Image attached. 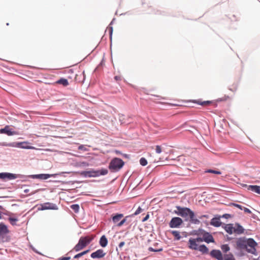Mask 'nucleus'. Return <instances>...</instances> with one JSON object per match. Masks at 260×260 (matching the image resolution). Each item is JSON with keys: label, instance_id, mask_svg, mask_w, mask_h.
<instances>
[{"label": "nucleus", "instance_id": "obj_1", "mask_svg": "<svg viewBox=\"0 0 260 260\" xmlns=\"http://www.w3.org/2000/svg\"><path fill=\"white\" fill-rule=\"evenodd\" d=\"M176 210L174 212L183 218H184L186 220L189 218L190 222L195 224H199L200 223V221L195 217L194 212L189 208L186 207H181L180 206H176Z\"/></svg>", "mask_w": 260, "mask_h": 260}, {"label": "nucleus", "instance_id": "obj_2", "mask_svg": "<svg viewBox=\"0 0 260 260\" xmlns=\"http://www.w3.org/2000/svg\"><path fill=\"white\" fill-rule=\"evenodd\" d=\"M203 241L202 238H190L188 241V247L192 250H197L203 254L208 253V248L205 245H199Z\"/></svg>", "mask_w": 260, "mask_h": 260}, {"label": "nucleus", "instance_id": "obj_3", "mask_svg": "<svg viewBox=\"0 0 260 260\" xmlns=\"http://www.w3.org/2000/svg\"><path fill=\"white\" fill-rule=\"evenodd\" d=\"M95 235L82 236L79 240L78 243L73 248L76 252L79 251L86 247L93 240Z\"/></svg>", "mask_w": 260, "mask_h": 260}, {"label": "nucleus", "instance_id": "obj_4", "mask_svg": "<svg viewBox=\"0 0 260 260\" xmlns=\"http://www.w3.org/2000/svg\"><path fill=\"white\" fill-rule=\"evenodd\" d=\"M108 171L106 169H102L99 170H91L89 171H82L80 175L85 177H96L101 175H105L107 174Z\"/></svg>", "mask_w": 260, "mask_h": 260}, {"label": "nucleus", "instance_id": "obj_5", "mask_svg": "<svg viewBox=\"0 0 260 260\" xmlns=\"http://www.w3.org/2000/svg\"><path fill=\"white\" fill-rule=\"evenodd\" d=\"M29 143L28 141H24L22 142H12L7 143L3 142L1 144V146L10 147H19L23 149H34L35 147L33 146H29L28 144Z\"/></svg>", "mask_w": 260, "mask_h": 260}, {"label": "nucleus", "instance_id": "obj_6", "mask_svg": "<svg viewBox=\"0 0 260 260\" xmlns=\"http://www.w3.org/2000/svg\"><path fill=\"white\" fill-rule=\"evenodd\" d=\"M124 165L123 160L118 158H115L112 160L110 163L109 168L110 170L118 171Z\"/></svg>", "mask_w": 260, "mask_h": 260}, {"label": "nucleus", "instance_id": "obj_7", "mask_svg": "<svg viewBox=\"0 0 260 260\" xmlns=\"http://www.w3.org/2000/svg\"><path fill=\"white\" fill-rule=\"evenodd\" d=\"M246 245V247H245L244 250H246V251L248 253L253 254H255L257 243L253 239H248Z\"/></svg>", "mask_w": 260, "mask_h": 260}, {"label": "nucleus", "instance_id": "obj_8", "mask_svg": "<svg viewBox=\"0 0 260 260\" xmlns=\"http://www.w3.org/2000/svg\"><path fill=\"white\" fill-rule=\"evenodd\" d=\"M123 214H119L117 213L115 214H112L111 215V218L114 224H116L118 226H122L126 221V218L121 219L123 217Z\"/></svg>", "mask_w": 260, "mask_h": 260}, {"label": "nucleus", "instance_id": "obj_9", "mask_svg": "<svg viewBox=\"0 0 260 260\" xmlns=\"http://www.w3.org/2000/svg\"><path fill=\"white\" fill-rule=\"evenodd\" d=\"M183 223L182 219L178 217H173L169 223V226L171 228H176L179 227Z\"/></svg>", "mask_w": 260, "mask_h": 260}, {"label": "nucleus", "instance_id": "obj_10", "mask_svg": "<svg viewBox=\"0 0 260 260\" xmlns=\"http://www.w3.org/2000/svg\"><path fill=\"white\" fill-rule=\"evenodd\" d=\"M57 210V206L51 203H45L43 204L40 205V207L38 208L39 210Z\"/></svg>", "mask_w": 260, "mask_h": 260}, {"label": "nucleus", "instance_id": "obj_11", "mask_svg": "<svg viewBox=\"0 0 260 260\" xmlns=\"http://www.w3.org/2000/svg\"><path fill=\"white\" fill-rule=\"evenodd\" d=\"M248 239L245 237L238 238L236 240V246L237 248L241 250L245 249L246 247V243Z\"/></svg>", "mask_w": 260, "mask_h": 260}, {"label": "nucleus", "instance_id": "obj_12", "mask_svg": "<svg viewBox=\"0 0 260 260\" xmlns=\"http://www.w3.org/2000/svg\"><path fill=\"white\" fill-rule=\"evenodd\" d=\"M0 134H5L8 136H13L18 135L16 131H12L9 125H6L4 128L0 129Z\"/></svg>", "mask_w": 260, "mask_h": 260}, {"label": "nucleus", "instance_id": "obj_13", "mask_svg": "<svg viewBox=\"0 0 260 260\" xmlns=\"http://www.w3.org/2000/svg\"><path fill=\"white\" fill-rule=\"evenodd\" d=\"M106 254V253L104 252V250L100 249L92 252L90 256L92 258H101L104 257Z\"/></svg>", "mask_w": 260, "mask_h": 260}, {"label": "nucleus", "instance_id": "obj_14", "mask_svg": "<svg viewBox=\"0 0 260 260\" xmlns=\"http://www.w3.org/2000/svg\"><path fill=\"white\" fill-rule=\"evenodd\" d=\"M211 257L216 258L217 260H224L223 255L219 250H212L210 253Z\"/></svg>", "mask_w": 260, "mask_h": 260}, {"label": "nucleus", "instance_id": "obj_15", "mask_svg": "<svg viewBox=\"0 0 260 260\" xmlns=\"http://www.w3.org/2000/svg\"><path fill=\"white\" fill-rule=\"evenodd\" d=\"M18 175L15 174H12L10 173H0V178L2 179L13 180L16 179Z\"/></svg>", "mask_w": 260, "mask_h": 260}, {"label": "nucleus", "instance_id": "obj_16", "mask_svg": "<svg viewBox=\"0 0 260 260\" xmlns=\"http://www.w3.org/2000/svg\"><path fill=\"white\" fill-rule=\"evenodd\" d=\"M85 75L84 71H79L75 74V80L78 83H83L85 80Z\"/></svg>", "mask_w": 260, "mask_h": 260}, {"label": "nucleus", "instance_id": "obj_17", "mask_svg": "<svg viewBox=\"0 0 260 260\" xmlns=\"http://www.w3.org/2000/svg\"><path fill=\"white\" fill-rule=\"evenodd\" d=\"M244 232V228L239 223H235L234 224V234L240 235L243 234Z\"/></svg>", "mask_w": 260, "mask_h": 260}, {"label": "nucleus", "instance_id": "obj_18", "mask_svg": "<svg viewBox=\"0 0 260 260\" xmlns=\"http://www.w3.org/2000/svg\"><path fill=\"white\" fill-rule=\"evenodd\" d=\"M9 233V230L8 229L7 226L3 223H0V236L2 237L4 235L7 234Z\"/></svg>", "mask_w": 260, "mask_h": 260}, {"label": "nucleus", "instance_id": "obj_19", "mask_svg": "<svg viewBox=\"0 0 260 260\" xmlns=\"http://www.w3.org/2000/svg\"><path fill=\"white\" fill-rule=\"evenodd\" d=\"M191 102L193 103L197 104L198 105L203 106H207L210 105L212 102L210 101H202L201 100H192Z\"/></svg>", "mask_w": 260, "mask_h": 260}, {"label": "nucleus", "instance_id": "obj_20", "mask_svg": "<svg viewBox=\"0 0 260 260\" xmlns=\"http://www.w3.org/2000/svg\"><path fill=\"white\" fill-rule=\"evenodd\" d=\"M247 186V189L260 194V186L258 185H245Z\"/></svg>", "mask_w": 260, "mask_h": 260}, {"label": "nucleus", "instance_id": "obj_21", "mask_svg": "<svg viewBox=\"0 0 260 260\" xmlns=\"http://www.w3.org/2000/svg\"><path fill=\"white\" fill-rule=\"evenodd\" d=\"M202 239L203 240V241H205L208 243L214 242V239L212 236L208 233H206L204 234Z\"/></svg>", "mask_w": 260, "mask_h": 260}, {"label": "nucleus", "instance_id": "obj_22", "mask_svg": "<svg viewBox=\"0 0 260 260\" xmlns=\"http://www.w3.org/2000/svg\"><path fill=\"white\" fill-rule=\"evenodd\" d=\"M224 229L230 235L234 234V224L232 223L227 224L224 226Z\"/></svg>", "mask_w": 260, "mask_h": 260}, {"label": "nucleus", "instance_id": "obj_23", "mask_svg": "<svg viewBox=\"0 0 260 260\" xmlns=\"http://www.w3.org/2000/svg\"><path fill=\"white\" fill-rule=\"evenodd\" d=\"M210 224L214 226L219 227L221 225V222L219 218L214 217L211 219Z\"/></svg>", "mask_w": 260, "mask_h": 260}, {"label": "nucleus", "instance_id": "obj_24", "mask_svg": "<svg viewBox=\"0 0 260 260\" xmlns=\"http://www.w3.org/2000/svg\"><path fill=\"white\" fill-rule=\"evenodd\" d=\"M108 244V240L105 235L102 236L100 240V244L102 247H105Z\"/></svg>", "mask_w": 260, "mask_h": 260}, {"label": "nucleus", "instance_id": "obj_25", "mask_svg": "<svg viewBox=\"0 0 260 260\" xmlns=\"http://www.w3.org/2000/svg\"><path fill=\"white\" fill-rule=\"evenodd\" d=\"M51 176H52V175L41 174L36 175L35 176V177L36 178L39 179L45 180V179H48Z\"/></svg>", "mask_w": 260, "mask_h": 260}, {"label": "nucleus", "instance_id": "obj_26", "mask_svg": "<svg viewBox=\"0 0 260 260\" xmlns=\"http://www.w3.org/2000/svg\"><path fill=\"white\" fill-rule=\"evenodd\" d=\"M56 83L61 84L64 86H67L69 85V82L67 79L64 78H61L56 81Z\"/></svg>", "mask_w": 260, "mask_h": 260}, {"label": "nucleus", "instance_id": "obj_27", "mask_svg": "<svg viewBox=\"0 0 260 260\" xmlns=\"http://www.w3.org/2000/svg\"><path fill=\"white\" fill-rule=\"evenodd\" d=\"M223 259L224 260H235L233 254L231 253H229L228 254H224Z\"/></svg>", "mask_w": 260, "mask_h": 260}, {"label": "nucleus", "instance_id": "obj_28", "mask_svg": "<svg viewBox=\"0 0 260 260\" xmlns=\"http://www.w3.org/2000/svg\"><path fill=\"white\" fill-rule=\"evenodd\" d=\"M155 151L157 153H160L161 152H163L166 153H168V152L165 151V150L164 148L162 146L160 145H156L155 146Z\"/></svg>", "mask_w": 260, "mask_h": 260}, {"label": "nucleus", "instance_id": "obj_29", "mask_svg": "<svg viewBox=\"0 0 260 260\" xmlns=\"http://www.w3.org/2000/svg\"><path fill=\"white\" fill-rule=\"evenodd\" d=\"M171 233L174 236L176 240H179L181 239V237L180 235L179 232L177 231H172Z\"/></svg>", "mask_w": 260, "mask_h": 260}, {"label": "nucleus", "instance_id": "obj_30", "mask_svg": "<svg viewBox=\"0 0 260 260\" xmlns=\"http://www.w3.org/2000/svg\"><path fill=\"white\" fill-rule=\"evenodd\" d=\"M221 249L223 252L225 254L230 250V248L228 244H224L221 245Z\"/></svg>", "mask_w": 260, "mask_h": 260}, {"label": "nucleus", "instance_id": "obj_31", "mask_svg": "<svg viewBox=\"0 0 260 260\" xmlns=\"http://www.w3.org/2000/svg\"><path fill=\"white\" fill-rule=\"evenodd\" d=\"M71 208L76 213H77L79 210V206L78 204H73L71 206Z\"/></svg>", "mask_w": 260, "mask_h": 260}, {"label": "nucleus", "instance_id": "obj_32", "mask_svg": "<svg viewBox=\"0 0 260 260\" xmlns=\"http://www.w3.org/2000/svg\"><path fill=\"white\" fill-rule=\"evenodd\" d=\"M9 221H10V223L12 225H15L16 224V222L18 221V219L16 218H13V217H9Z\"/></svg>", "mask_w": 260, "mask_h": 260}, {"label": "nucleus", "instance_id": "obj_33", "mask_svg": "<svg viewBox=\"0 0 260 260\" xmlns=\"http://www.w3.org/2000/svg\"><path fill=\"white\" fill-rule=\"evenodd\" d=\"M140 163L142 166H145L147 164V161L145 158L142 157L140 160Z\"/></svg>", "mask_w": 260, "mask_h": 260}, {"label": "nucleus", "instance_id": "obj_34", "mask_svg": "<svg viewBox=\"0 0 260 260\" xmlns=\"http://www.w3.org/2000/svg\"><path fill=\"white\" fill-rule=\"evenodd\" d=\"M178 160L182 162V166L185 165L186 164L185 163V158L184 156H179Z\"/></svg>", "mask_w": 260, "mask_h": 260}, {"label": "nucleus", "instance_id": "obj_35", "mask_svg": "<svg viewBox=\"0 0 260 260\" xmlns=\"http://www.w3.org/2000/svg\"><path fill=\"white\" fill-rule=\"evenodd\" d=\"M207 172L211 173H214V174H218V175H219V174H221V172L218 171L213 170H208L207 171Z\"/></svg>", "mask_w": 260, "mask_h": 260}, {"label": "nucleus", "instance_id": "obj_36", "mask_svg": "<svg viewBox=\"0 0 260 260\" xmlns=\"http://www.w3.org/2000/svg\"><path fill=\"white\" fill-rule=\"evenodd\" d=\"M84 253L83 252H81L79 253H78L77 254L75 255L74 256V259H77L81 256H82L83 255H84Z\"/></svg>", "mask_w": 260, "mask_h": 260}, {"label": "nucleus", "instance_id": "obj_37", "mask_svg": "<svg viewBox=\"0 0 260 260\" xmlns=\"http://www.w3.org/2000/svg\"><path fill=\"white\" fill-rule=\"evenodd\" d=\"M143 209L140 207H139L137 210L135 211L134 215H137L141 213Z\"/></svg>", "mask_w": 260, "mask_h": 260}, {"label": "nucleus", "instance_id": "obj_38", "mask_svg": "<svg viewBox=\"0 0 260 260\" xmlns=\"http://www.w3.org/2000/svg\"><path fill=\"white\" fill-rule=\"evenodd\" d=\"M229 98V96H224L223 98H219V99L217 100V101L221 102V101H226V100H227Z\"/></svg>", "mask_w": 260, "mask_h": 260}, {"label": "nucleus", "instance_id": "obj_39", "mask_svg": "<svg viewBox=\"0 0 260 260\" xmlns=\"http://www.w3.org/2000/svg\"><path fill=\"white\" fill-rule=\"evenodd\" d=\"M233 205L235 206V207H237L238 208L241 209V210H243V207H242L241 205H239V204H233Z\"/></svg>", "mask_w": 260, "mask_h": 260}, {"label": "nucleus", "instance_id": "obj_40", "mask_svg": "<svg viewBox=\"0 0 260 260\" xmlns=\"http://www.w3.org/2000/svg\"><path fill=\"white\" fill-rule=\"evenodd\" d=\"M243 210H244V212L247 213H251V211L248 208L246 207H243Z\"/></svg>", "mask_w": 260, "mask_h": 260}, {"label": "nucleus", "instance_id": "obj_41", "mask_svg": "<svg viewBox=\"0 0 260 260\" xmlns=\"http://www.w3.org/2000/svg\"><path fill=\"white\" fill-rule=\"evenodd\" d=\"M71 258L70 257H60L58 260H70Z\"/></svg>", "mask_w": 260, "mask_h": 260}, {"label": "nucleus", "instance_id": "obj_42", "mask_svg": "<svg viewBox=\"0 0 260 260\" xmlns=\"http://www.w3.org/2000/svg\"><path fill=\"white\" fill-rule=\"evenodd\" d=\"M149 250L151 251H160L162 250V249H159L158 250H154L153 248L150 247L149 248Z\"/></svg>", "mask_w": 260, "mask_h": 260}, {"label": "nucleus", "instance_id": "obj_43", "mask_svg": "<svg viewBox=\"0 0 260 260\" xmlns=\"http://www.w3.org/2000/svg\"><path fill=\"white\" fill-rule=\"evenodd\" d=\"M222 217H224L225 218H229L230 217H231V215L230 214H225L224 215H222Z\"/></svg>", "mask_w": 260, "mask_h": 260}, {"label": "nucleus", "instance_id": "obj_44", "mask_svg": "<svg viewBox=\"0 0 260 260\" xmlns=\"http://www.w3.org/2000/svg\"><path fill=\"white\" fill-rule=\"evenodd\" d=\"M149 217V215L147 214V215L142 219V221L144 222V221H146L148 219Z\"/></svg>", "mask_w": 260, "mask_h": 260}, {"label": "nucleus", "instance_id": "obj_45", "mask_svg": "<svg viewBox=\"0 0 260 260\" xmlns=\"http://www.w3.org/2000/svg\"><path fill=\"white\" fill-rule=\"evenodd\" d=\"M124 244H125V242H121L119 244L118 246H119V248H122Z\"/></svg>", "mask_w": 260, "mask_h": 260}, {"label": "nucleus", "instance_id": "obj_46", "mask_svg": "<svg viewBox=\"0 0 260 260\" xmlns=\"http://www.w3.org/2000/svg\"><path fill=\"white\" fill-rule=\"evenodd\" d=\"M199 218L200 219H202L203 218H209V216L208 215H202L200 217H199Z\"/></svg>", "mask_w": 260, "mask_h": 260}, {"label": "nucleus", "instance_id": "obj_47", "mask_svg": "<svg viewBox=\"0 0 260 260\" xmlns=\"http://www.w3.org/2000/svg\"><path fill=\"white\" fill-rule=\"evenodd\" d=\"M114 78H115V79L116 80H117V81L121 80V78H120V77H119V76H115V77H114Z\"/></svg>", "mask_w": 260, "mask_h": 260}, {"label": "nucleus", "instance_id": "obj_48", "mask_svg": "<svg viewBox=\"0 0 260 260\" xmlns=\"http://www.w3.org/2000/svg\"><path fill=\"white\" fill-rule=\"evenodd\" d=\"M81 164L84 166H88V164L86 162H82Z\"/></svg>", "mask_w": 260, "mask_h": 260}, {"label": "nucleus", "instance_id": "obj_49", "mask_svg": "<svg viewBox=\"0 0 260 260\" xmlns=\"http://www.w3.org/2000/svg\"><path fill=\"white\" fill-rule=\"evenodd\" d=\"M89 251H90V250L88 249V250H85V251H84L83 252L84 253V254L85 255V254L88 253L89 252Z\"/></svg>", "mask_w": 260, "mask_h": 260}, {"label": "nucleus", "instance_id": "obj_50", "mask_svg": "<svg viewBox=\"0 0 260 260\" xmlns=\"http://www.w3.org/2000/svg\"><path fill=\"white\" fill-rule=\"evenodd\" d=\"M89 251H90V250L88 249V250H85V251H84L83 252L84 253V254L85 255V254L88 253L89 252Z\"/></svg>", "mask_w": 260, "mask_h": 260}, {"label": "nucleus", "instance_id": "obj_51", "mask_svg": "<svg viewBox=\"0 0 260 260\" xmlns=\"http://www.w3.org/2000/svg\"><path fill=\"white\" fill-rule=\"evenodd\" d=\"M115 152L116 154H121V153H120V152L119 151L115 150Z\"/></svg>", "mask_w": 260, "mask_h": 260}, {"label": "nucleus", "instance_id": "obj_52", "mask_svg": "<svg viewBox=\"0 0 260 260\" xmlns=\"http://www.w3.org/2000/svg\"><path fill=\"white\" fill-rule=\"evenodd\" d=\"M82 147H83V146L82 145H81L79 147V149H82Z\"/></svg>", "mask_w": 260, "mask_h": 260}, {"label": "nucleus", "instance_id": "obj_53", "mask_svg": "<svg viewBox=\"0 0 260 260\" xmlns=\"http://www.w3.org/2000/svg\"><path fill=\"white\" fill-rule=\"evenodd\" d=\"M69 72H72H72H73V70H70Z\"/></svg>", "mask_w": 260, "mask_h": 260}]
</instances>
